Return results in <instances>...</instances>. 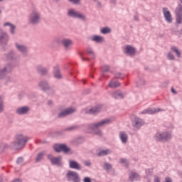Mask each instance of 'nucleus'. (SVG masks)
<instances>
[{"instance_id":"obj_29","label":"nucleus","mask_w":182,"mask_h":182,"mask_svg":"<svg viewBox=\"0 0 182 182\" xmlns=\"http://www.w3.org/2000/svg\"><path fill=\"white\" fill-rule=\"evenodd\" d=\"M45 156H46V151H42L41 152H39L36 158V163H41V161L43 160Z\"/></svg>"},{"instance_id":"obj_49","label":"nucleus","mask_w":182,"mask_h":182,"mask_svg":"<svg viewBox=\"0 0 182 182\" xmlns=\"http://www.w3.org/2000/svg\"><path fill=\"white\" fill-rule=\"evenodd\" d=\"M176 23H182V16H176Z\"/></svg>"},{"instance_id":"obj_41","label":"nucleus","mask_w":182,"mask_h":182,"mask_svg":"<svg viewBox=\"0 0 182 182\" xmlns=\"http://www.w3.org/2000/svg\"><path fill=\"white\" fill-rule=\"evenodd\" d=\"M70 4L75 5L76 6L82 5V0H67Z\"/></svg>"},{"instance_id":"obj_3","label":"nucleus","mask_w":182,"mask_h":182,"mask_svg":"<svg viewBox=\"0 0 182 182\" xmlns=\"http://www.w3.org/2000/svg\"><path fill=\"white\" fill-rule=\"evenodd\" d=\"M42 19V15L41 12L38 10H33L28 17V25H38L41 23V21Z\"/></svg>"},{"instance_id":"obj_8","label":"nucleus","mask_w":182,"mask_h":182,"mask_svg":"<svg viewBox=\"0 0 182 182\" xmlns=\"http://www.w3.org/2000/svg\"><path fill=\"white\" fill-rule=\"evenodd\" d=\"M47 159L49 160L52 166H57V167H61L62 166V156L55 157L53 154H49L47 155Z\"/></svg>"},{"instance_id":"obj_58","label":"nucleus","mask_w":182,"mask_h":182,"mask_svg":"<svg viewBox=\"0 0 182 182\" xmlns=\"http://www.w3.org/2000/svg\"><path fill=\"white\" fill-rule=\"evenodd\" d=\"M165 182H173V181L171 180V178L166 177L165 178Z\"/></svg>"},{"instance_id":"obj_21","label":"nucleus","mask_w":182,"mask_h":182,"mask_svg":"<svg viewBox=\"0 0 182 182\" xmlns=\"http://www.w3.org/2000/svg\"><path fill=\"white\" fill-rule=\"evenodd\" d=\"M159 112H163V109L160 108H148L141 112V114H154V113H159Z\"/></svg>"},{"instance_id":"obj_15","label":"nucleus","mask_w":182,"mask_h":182,"mask_svg":"<svg viewBox=\"0 0 182 182\" xmlns=\"http://www.w3.org/2000/svg\"><path fill=\"white\" fill-rule=\"evenodd\" d=\"M162 12L165 18V21L168 23H171V22H173V17L171 16V13H170V11H168V9L167 7H164L162 9Z\"/></svg>"},{"instance_id":"obj_33","label":"nucleus","mask_w":182,"mask_h":182,"mask_svg":"<svg viewBox=\"0 0 182 182\" xmlns=\"http://www.w3.org/2000/svg\"><path fill=\"white\" fill-rule=\"evenodd\" d=\"M91 41L96 42L97 43H102V42L104 41V38L100 36L94 35L92 37Z\"/></svg>"},{"instance_id":"obj_55","label":"nucleus","mask_w":182,"mask_h":182,"mask_svg":"<svg viewBox=\"0 0 182 182\" xmlns=\"http://www.w3.org/2000/svg\"><path fill=\"white\" fill-rule=\"evenodd\" d=\"M95 4H97V8H102V2L100 1L95 2Z\"/></svg>"},{"instance_id":"obj_53","label":"nucleus","mask_w":182,"mask_h":182,"mask_svg":"<svg viewBox=\"0 0 182 182\" xmlns=\"http://www.w3.org/2000/svg\"><path fill=\"white\" fill-rule=\"evenodd\" d=\"M73 182H80V176L78 175L75 179L72 180Z\"/></svg>"},{"instance_id":"obj_51","label":"nucleus","mask_w":182,"mask_h":182,"mask_svg":"<svg viewBox=\"0 0 182 182\" xmlns=\"http://www.w3.org/2000/svg\"><path fill=\"white\" fill-rule=\"evenodd\" d=\"M84 166H86L87 167H90V166H92V163L90 162V161H85Z\"/></svg>"},{"instance_id":"obj_50","label":"nucleus","mask_w":182,"mask_h":182,"mask_svg":"<svg viewBox=\"0 0 182 182\" xmlns=\"http://www.w3.org/2000/svg\"><path fill=\"white\" fill-rule=\"evenodd\" d=\"M16 163H17V164H22V163H23V158H22V157L18 158Z\"/></svg>"},{"instance_id":"obj_62","label":"nucleus","mask_w":182,"mask_h":182,"mask_svg":"<svg viewBox=\"0 0 182 182\" xmlns=\"http://www.w3.org/2000/svg\"><path fill=\"white\" fill-rule=\"evenodd\" d=\"M111 4H114V5H116V2H117V0H109Z\"/></svg>"},{"instance_id":"obj_59","label":"nucleus","mask_w":182,"mask_h":182,"mask_svg":"<svg viewBox=\"0 0 182 182\" xmlns=\"http://www.w3.org/2000/svg\"><path fill=\"white\" fill-rule=\"evenodd\" d=\"M48 106H53V101L49 100V101L48 102Z\"/></svg>"},{"instance_id":"obj_18","label":"nucleus","mask_w":182,"mask_h":182,"mask_svg":"<svg viewBox=\"0 0 182 182\" xmlns=\"http://www.w3.org/2000/svg\"><path fill=\"white\" fill-rule=\"evenodd\" d=\"M100 112H102V105H98L87 109L85 113H87V114H98Z\"/></svg>"},{"instance_id":"obj_43","label":"nucleus","mask_w":182,"mask_h":182,"mask_svg":"<svg viewBox=\"0 0 182 182\" xmlns=\"http://www.w3.org/2000/svg\"><path fill=\"white\" fill-rule=\"evenodd\" d=\"M168 60H176V57L171 52H168L166 55Z\"/></svg>"},{"instance_id":"obj_17","label":"nucleus","mask_w":182,"mask_h":182,"mask_svg":"<svg viewBox=\"0 0 182 182\" xmlns=\"http://www.w3.org/2000/svg\"><path fill=\"white\" fill-rule=\"evenodd\" d=\"M53 75L55 79H58V80L63 79V77L62 76V73H60L59 65H56L53 67Z\"/></svg>"},{"instance_id":"obj_30","label":"nucleus","mask_w":182,"mask_h":182,"mask_svg":"<svg viewBox=\"0 0 182 182\" xmlns=\"http://www.w3.org/2000/svg\"><path fill=\"white\" fill-rule=\"evenodd\" d=\"M109 154H112L110 149H103L97 154V156H98V157H103V156H109Z\"/></svg>"},{"instance_id":"obj_10","label":"nucleus","mask_w":182,"mask_h":182,"mask_svg":"<svg viewBox=\"0 0 182 182\" xmlns=\"http://www.w3.org/2000/svg\"><path fill=\"white\" fill-rule=\"evenodd\" d=\"M53 149L56 153H60V151H63V153H69V151H70V148L65 144H55L53 145Z\"/></svg>"},{"instance_id":"obj_7","label":"nucleus","mask_w":182,"mask_h":182,"mask_svg":"<svg viewBox=\"0 0 182 182\" xmlns=\"http://www.w3.org/2000/svg\"><path fill=\"white\" fill-rule=\"evenodd\" d=\"M12 64L11 63L5 64L2 68H0V80H4L6 73L12 72Z\"/></svg>"},{"instance_id":"obj_24","label":"nucleus","mask_w":182,"mask_h":182,"mask_svg":"<svg viewBox=\"0 0 182 182\" xmlns=\"http://www.w3.org/2000/svg\"><path fill=\"white\" fill-rule=\"evenodd\" d=\"M129 178L130 181H139L140 180V175L137 172L131 171L129 173Z\"/></svg>"},{"instance_id":"obj_27","label":"nucleus","mask_w":182,"mask_h":182,"mask_svg":"<svg viewBox=\"0 0 182 182\" xmlns=\"http://www.w3.org/2000/svg\"><path fill=\"white\" fill-rule=\"evenodd\" d=\"M111 96L114 99H124V94L120 90L114 92Z\"/></svg>"},{"instance_id":"obj_32","label":"nucleus","mask_w":182,"mask_h":182,"mask_svg":"<svg viewBox=\"0 0 182 182\" xmlns=\"http://www.w3.org/2000/svg\"><path fill=\"white\" fill-rule=\"evenodd\" d=\"M109 87L111 89H116L117 87H119L120 82L119 81L111 80L108 84Z\"/></svg>"},{"instance_id":"obj_28","label":"nucleus","mask_w":182,"mask_h":182,"mask_svg":"<svg viewBox=\"0 0 182 182\" xmlns=\"http://www.w3.org/2000/svg\"><path fill=\"white\" fill-rule=\"evenodd\" d=\"M38 86L43 90L44 92H46L47 89H49L50 87L49 85V83L46 80H41L38 83Z\"/></svg>"},{"instance_id":"obj_39","label":"nucleus","mask_w":182,"mask_h":182,"mask_svg":"<svg viewBox=\"0 0 182 182\" xmlns=\"http://www.w3.org/2000/svg\"><path fill=\"white\" fill-rule=\"evenodd\" d=\"M4 80V84L6 85H9V83H11L12 82V77H11V75H7V76H4V79L3 80Z\"/></svg>"},{"instance_id":"obj_35","label":"nucleus","mask_w":182,"mask_h":182,"mask_svg":"<svg viewBox=\"0 0 182 182\" xmlns=\"http://www.w3.org/2000/svg\"><path fill=\"white\" fill-rule=\"evenodd\" d=\"M103 168L105 170V171H107V173H109V171H111L112 168H113V166L112 165V164L105 162L103 165Z\"/></svg>"},{"instance_id":"obj_6","label":"nucleus","mask_w":182,"mask_h":182,"mask_svg":"<svg viewBox=\"0 0 182 182\" xmlns=\"http://www.w3.org/2000/svg\"><path fill=\"white\" fill-rule=\"evenodd\" d=\"M7 60H11V62H19L21 60V54H18L14 50H10L8 53L4 54Z\"/></svg>"},{"instance_id":"obj_9","label":"nucleus","mask_w":182,"mask_h":182,"mask_svg":"<svg viewBox=\"0 0 182 182\" xmlns=\"http://www.w3.org/2000/svg\"><path fill=\"white\" fill-rule=\"evenodd\" d=\"M14 46H15L16 50H18V52L21 53V55H23V56H28L29 49L28 48V46L26 45L19 43H15Z\"/></svg>"},{"instance_id":"obj_19","label":"nucleus","mask_w":182,"mask_h":182,"mask_svg":"<svg viewBox=\"0 0 182 182\" xmlns=\"http://www.w3.org/2000/svg\"><path fill=\"white\" fill-rule=\"evenodd\" d=\"M144 125V121L139 117H135L132 122V126L134 127L136 130H139L141 126Z\"/></svg>"},{"instance_id":"obj_61","label":"nucleus","mask_w":182,"mask_h":182,"mask_svg":"<svg viewBox=\"0 0 182 182\" xmlns=\"http://www.w3.org/2000/svg\"><path fill=\"white\" fill-rule=\"evenodd\" d=\"M171 91L172 93H173V95H177V91H176V90H174V88L172 87L171 89Z\"/></svg>"},{"instance_id":"obj_4","label":"nucleus","mask_w":182,"mask_h":182,"mask_svg":"<svg viewBox=\"0 0 182 182\" xmlns=\"http://www.w3.org/2000/svg\"><path fill=\"white\" fill-rule=\"evenodd\" d=\"M172 137L171 132L168 131L158 132L154 135V139L156 141H162L163 143H166V141L171 140Z\"/></svg>"},{"instance_id":"obj_16","label":"nucleus","mask_w":182,"mask_h":182,"mask_svg":"<svg viewBox=\"0 0 182 182\" xmlns=\"http://www.w3.org/2000/svg\"><path fill=\"white\" fill-rule=\"evenodd\" d=\"M75 111L76 110L75 109V108H67L63 111H62L61 112H60L58 114V119H63V117H66V116H69V114H72V113H75Z\"/></svg>"},{"instance_id":"obj_34","label":"nucleus","mask_w":182,"mask_h":182,"mask_svg":"<svg viewBox=\"0 0 182 182\" xmlns=\"http://www.w3.org/2000/svg\"><path fill=\"white\" fill-rule=\"evenodd\" d=\"M171 50H172L173 53H176L177 58H181V53L180 52V50H178V48H177V46H172L171 48Z\"/></svg>"},{"instance_id":"obj_45","label":"nucleus","mask_w":182,"mask_h":182,"mask_svg":"<svg viewBox=\"0 0 182 182\" xmlns=\"http://www.w3.org/2000/svg\"><path fill=\"white\" fill-rule=\"evenodd\" d=\"M77 129V126H72L64 129V132H73Z\"/></svg>"},{"instance_id":"obj_44","label":"nucleus","mask_w":182,"mask_h":182,"mask_svg":"<svg viewBox=\"0 0 182 182\" xmlns=\"http://www.w3.org/2000/svg\"><path fill=\"white\" fill-rule=\"evenodd\" d=\"M87 53H88V55H90L92 59H95V53L90 47L87 48Z\"/></svg>"},{"instance_id":"obj_40","label":"nucleus","mask_w":182,"mask_h":182,"mask_svg":"<svg viewBox=\"0 0 182 182\" xmlns=\"http://www.w3.org/2000/svg\"><path fill=\"white\" fill-rule=\"evenodd\" d=\"M112 32V29L109 27H104L101 29V33L103 35H107V33H110Z\"/></svg>"},{"instance_id":"obj_2","label":"nucleus","mask_w":182,"mask_h":182,"mask_svg":"<svg viewBox=\"0 0 182 182\" xmlns=\"http://www.w3.org/2000/svg\"><path fill=\"white\" fill-rule=\"evenodd\" d=\"M112 123V119H104L100 122L92 123L88 125V129L90 130H92L93 134L96 136H99V137H102L103 136V133L102 130H100V127H105L107 124H110Z\"/></svg>"},{"instance_id":"obj_47","label":"nucleus","mask_w":182,"mask_h":182,"mask_svg":"<svg viewBox=\"0 0 182 182\" xmlns=\"http://www.w3.org/2000/svg\"><path fill=\"white\" fill-rule=\"evenodd\" d=\"M119 163H121V164H124L125 167H128L129 166V161L124 158L121 159Z\"/></svg>"},{"instance_id":"obj_1","label":"nucleus","mask_w":182,"mask_h":182,"mask_svg":"<svg viewBox=\"0 0 182 182\" xmlns=\"http://www.w3.org/2000/svg\"><path fill=\"white\" fill-rule=\"evenodd\" d=\"M28 140V136L22 134H17L15 135L14 140L10 143V147L14 150H22L26 146Z\"/></svg>"},{"instance_id":"obj_46","label":"nucleus","mask_w":182,"mask_h":182,"mask_svg":"<svg viewBox=\"0 0 182 182\" xmlns=\"http://www.w3.org/2000/svg\"><path fill=\"white\" fill-rule=\"evenodd\" d=\"M46 92H47L48 95H49L50 96H52V95H55V90L51 87H49V88L47 89Z\"/></svg>"},{"instance_id":"obj_11","label":"nucleus","mask_w":182,"mask_h":182,"mask_svg":"<svg viewBox=\"0 0 182 182\" xmlns=\"http://www.w3.org/2000/svg\"><path fill=\"white\" fill-rule=\"evenodd\" d=\"M9 42V35L4 30H0V46H6Z\"/></svg>"},{"instance_id":"obj_48","label":"nucleus","mask_w":182,"mask_h":182,"mask_svg":"<svg viewBox=\"0 0 182 182\" xmlns=\"http://www.w3.org/2000/svg\"><path fill=\"white\" fill-rule=\"evenodd\" d=\"M123 77H124V75H123V73H115L116 79H123Z\"/></svg>"},{"instance_id":"obj_63","label":"nucleus","mask_w":182,"mask_h":182,"mask_svg":"<svg viewBox=\"0 0 182 182\" xmlns=\"http://www.w3.org/2000/svg\"><path fill=\"white\" fill-rule=\"evenodd\" d=\"M163 87H166V86H167V85H168V83H167V82H163Z\"/></svg>"},{"instance_id":"obj_31","label":"nucleus","mask_w":182,"mask_h":182,"mask_svg":"<svg viewBox=\"0 0 182 182\" xmlns=\"http://www.w3.org/2000/svg\"><path fill=\"white\" fill-rule=\"evenodd\" d=\"M6 149H11V145L5 143L0 144V154H4Z\"/></svg>"},{"instance_id":"obj_13","label":"nucleus","mask_w":182,"mask_h":182,"mask_svg":"<svg viewBox=\"0 0 182 182\" xmlns=\"http://www.w3.org/2000/svg\"><path fill=\"white\" fill-rule=\"evenodd\" d=\"M36 70L40 76H48V74L49 73V68L41 64L36 65Z\"/></svg>"},{"instance_id":"obj_52","label":"nucleus","mask_w":182,"mask_h":182,"mask_svg":"<svg viewBox=\"0 0 182 182\" xmlns=\"http://www.w3.org/2000/svg\"><path fill=\"white\" fill-rule=\"evenodd\" d=\"M83 182H92V178L90 177H85L82 180Z\"/></svg>"},{"instance_id":"obj_38","label":"nucleus","mask_w":182,"mask_h":182,"mask_svg":"<svg viewBox=\"0 0 182 182\" xmlns=\"http://www.w3.org/2000/svg\"><path fill=\"white\" fill-rule=\"evenodd\" d=\"M5 111V106H4V97L0 96V114L1 113H4Z\"/></svg>"},{"instance_id":"obj_64","label":"nucleus","mask_w":182,"mask_h":182,"mask_svg":"<svg viewBox=\"0 0 182 182\" xmlns=\"http://www.w3.org/2000/svg\"><path fill=\"white\" fill-rule=\"evenodd\" d=\"M4 181V178H2V176H0V182H3Z\"/></svg>"},{"instance_id":"obj_57","label":"nucleus","mask_w":182,"mask_h":182,"mask_svg":"<svg viewBox=\"0 0 182 182\" xmlns=\"http://www.w3.org/2000/svg\"><path fill=\"white\" fill-rule=\"evenodd\" d=\"M58 42H59V38H55L52 42V45H53V43H58Z\"/></svg>"},{"instance_id":"obj_56","label":"nucleus","mask_w":182,"mask_h":182,"mask_svg":"<svg viewBox=\"0 0 182 182\" xmlns=\"http://www.w3.org/2000/svg\"><path fill=\"white\" fill-rule=\"evenodd\" d=\"M79 55H80V56L82 60H83V61H85V60H89V59H86V58H85L83 57V54H82V53H80Z\"/></svg>"},{"instance_id":"obj_37","label":"nucleus","mask_w":182,"mask_h":182,"mask_svg":"<svg viewBox=\"0 0 182 182\" xmlns=\"http://www.w3.org/2000/svg\"><path fill=\"white\" fill-rule=\"evenodd\" d=\"M176 16H182V5L178 4L176 9Z\"/></svg>"},{"instance_id":"obj_22","label":"nucleus","mask_w":182,"mask_h":182,"mask_svg":"<svg viewBox=\"0 0 182 182\" xmlns=\"http://www.w3.org/2000/svg\"><path fill=\"white\" fill-rule=\"evenodd\" d=\"M4 28H6V26H9L10 28V34L16 35V26L15 24H12L11 22H6L3 24Z\"/></svg>"},{"instance_id":"obj_54","label":"nucleus","mask_w":182,"mask_h":182,"mask_svg":"<svg viewBox=\"0 0 182 182\" xmlns=\"http://www.w3.org/2000/svg\"><path fill=\"white\" fill-rule=\"evenodd\" d=\"M154 182H161L159 176H154Z\"/></svg>"},{"instance_id":"obj_42","label":"nucleus","mask_w":182,"mask_h":182,"mask_svg":"<svg viewBox=\"0 0 182 182\" xmlns=\"http://www.w3.org/2000/svg\"><path fill=\"white\" fill-rule=\"evenodd\" d=\"M146 85V80L144 78L139 77L137 81V86L140 87V86H144Z\"/></svg>"},{"instance_id":"obj_26","label":"nucleus","mask_w":182,"mask_h":182,"mask_svg":"<svg viewBox=\"0 0 182 182\" xmlns=\"http://www.w3.org/2000/svg\"><path fill=\"white\" fill-rule=\"evenodd\" d=\"M119 136L122 143H123V144H126L129 140V136L127 133L124 132H120Z\"/></svg>"},{"instance_id":"obj_12","label":"nucleus","mask_w":182,"mask_h":182,"mask_svg":"<svg viewBox=\"0 0 182 182\" xmlns=\"http://www.w3.org/2000/svg\"><path fill=\"white\" fill-rule=\"evenodd\" d=\"M60 43L63 49L68 52L72 49V46L73 45V41L70 38H63L60 41Z\"/></svg>"},{"instance_id":"obj_23","label":"nucleus","mask_w":182,"mask_h":182,"mask_svg":"<svg viewBox=\"0 0 182 182\" xmlns=\"http://www.w3.org/2000/svg\"><path fill=\"white\" fill-rule=\"evenodd\" d=\"M77 176H79V173L73 171H68L66 173L68 181H72L75 180Z\"/></svg>"},{"instance_id":"obj_5","label":"nucleus","mask_w":182,"mask_h":182,"mask_svg":"<svg viewBox=\"0 0 182 182\" xmlns=\"http://www.w3.org/2000/svg\"><path fill=\"white\" fill-rule=\"evenodd\" d=\"M67 16L73 19H80V21H87L86 15L76 10V9L70 8L67 11Z\"/></svg>"},{"instance_id":"obj_60","label":"nucleus","mask_w":182,"mask_h":182,"mask_svg":"<svg viewBox=\"0 0 182 182\" xmlns=\"http://www.w3.org/2000/svg\"><path fill=\"white\" fill-rule=\"evenodd\" d=\"M134 20L136 21V22H139V16L135 15V16H134Z\"/></svg>"},{"instance_id":"obj_25","label":"nucleus","mask_w":182,"mask_h":182,"mask_svg":"<svg viewBox=\"0 0 182 182\" xmlns=\"http://www.w3.org/2000/svg\"><path fill=\"white\" fill-rule=\"evenodd\" d=\"M70 168H74L75 170H82V166L76 161L70 160L69 161Z\"/></svg>"},{"instance_id":"obj_14","label":"nucleus","mask_w":182,"mask_h":182,"mask_svg":"<svg viewBox=\"0 0 182 182\" xmlns=\"http://www.w3.org/2000/svg\"><path fill=\"white\" fill-rule=\"evenodd\" d=\"M30 110L31 108L28 106H23L18 107L16 109L15 113L18 116H25V114H28V113H29Z\"/></svg>"},{"instance_id":"obj_36","label":"nucleus","mask_w":182,"mask_h":182,"mask_svg":"<svg viewBox=\"0 0 182 182\" xmlns=\"http://www.w3.org/2000/svg\"><path fill=\"white\" fill-rule=\"evenodd\" d=\"M110 70V66L108 65H103L102 68V75L105 77V73H107V72H109Z\"/></svg>"},{"instance_id":"obj_20","label":"nucleus","mask_w":182,"mask_h":182,"mask_svg":"<svg viewBox=\"0 0 182 182\" xmlns=\"http://www.w3.org/2000/svg\"><path fill=\"white\" fill-rule=\"evenodd\" d=\"M124 53L128 55V56H134V55H136V48L132 46H127L124 50Z\"/></svg>"}]
</instances>
